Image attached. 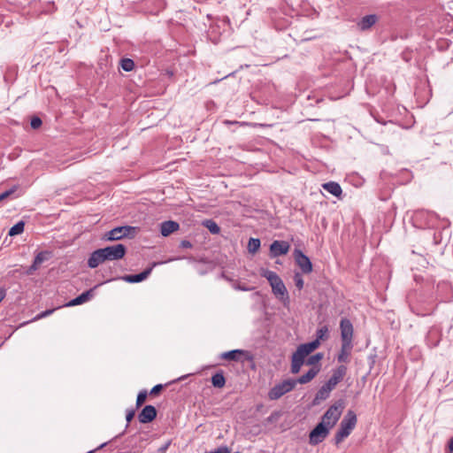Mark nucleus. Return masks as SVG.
Returning a JSON list of instances; mask_svg holds the SVG:
<instances>
[{"label":"nucleus","mask_w":453,"mask_h":453,"mask_svg":"<svg viewBox=\"0 0 453 453\" xmlns=\"http://www.w3.org/2000/svg\"><path fill=\"white\" fill-rule=\"evenodd\" d=\"M332 391L331 388H328L326 384H324L317 392L315 398H314V403H316L318 401H323L328 398L330 392Z\"/></svg>","instance_id":"obj_25"},{"label":"nucleus","mask_w":453,"mask_h":453,"mask_svg":"<svg viewBox=\"0 0 453 453\" xmlns=\"http://www.w3.org/2000/svg\"><path fill=\"white\" fill-rule=\"evenodd\" d=\"M343 409V401L338 400L326 410L322 416L320 422L324 423L328 427L333 428L341 418Z\"/></svg>","instance_id":"obj_3"},{"label":"nucleus","mask_w":453,"mask_h":453,"mask_svg":"<svg viewBox=\"0 0 453 453\" xmlns=\"http://www.w3.org/2000/svg\"><path fill=\"white\" fill-rule=\"evenodd\" d=\"M50 253L48 251H41L35 257V264L41 265L48 259Z\"/></svg>","instance_id":"obj_31"},{"label":"nucleus","mask_w":453,"mask_h":453,"mask_svg":"<svg viewBox=\"0 0 453 453\" xmlns=\"http://www.w3.org/2000/svg\"><path fill=\"white\" fill-rule=\"evenodd\" d=\"M261 242L258 238H250L248 242V250L250 253L255 254L260 248Z\"/></svg>","instance_id":"obj_28"},{"label":"nucleus","mask_w":453,"mask_h":453,"mask_svg":"<svg viewBox=\"0 0 453 453\" xmlns=\"http://www.w3.org/2000/svg\"><path fill=\"white\" fill-rule=\"evenodd\" d=\"M441 341V331L436 326H433L427 332L426 342L428 347L434 348L438 346Z\"/></svg>","instance_id":"obj_15"},{"label":"nucleus","mask_w":453,"mask_h":453,"mask_svg":"<svg viewBox=\"0 0 453 453\" xmlns=\"http://www.w3.org/2000/svg\"><path fill=\"white\" fill-rule=\"evenodd\" d=\"M346 372L347 367L345 365H342L338 366L335 370H334L332 376L325 384L328 388L333 390L335 386L343 380Z\"/></svg>","instance_id":"obj_12"},{"label":"nucleus","mask_w":453,"mask_h":453,"mask_svg":"<svg viewBox=\"0 0 453 453\" xmlns=\"http://www.w3.org/2000/svg\"><path fill=\"white\" fill-rule=\"evenodd\" d=\"M107 444V442H104L102 443L96 449H103L104 447H105Z\"/></svg>","instance_id":"obj_47"},{"label":"nucleus","mask_w":453,"mask_h":453,"mask_svg":"<svg viewBox=\"0 0 453 453\" xmlns=\"http://www.w3.org/2000/svg\"><path fill=\"white\" fill-rule=\"evenodd\" d=\"M290 249V244L286 241H273L270 245V256L277 257L286 255Z\"/></svg>","instance_id":"obj_11"},{"label":"nucleus","mask_w":453,"mask_h":453,"mask_svg":"<svg viewBox=\"0 0 453 453\" xmlns=\"http://www.w3.org/2000/svg\"><path fill=\"white\" fill-rule=\"evenodd\" d=\"M294 255L296 263L302 270V273H310L312 271V264L310 258L299 250H295Z\"/></svg>","instance_id":"obj_10"},{"label":"nucleus","mask_w":453,"mask_h":453,"mask_svg":"<svg viewBox=\"0 0 453 453\" xmlns=\"http://www.w3.org/2000/svg\"><path fill=\"white\" fill-rule=\"evenodd\" d=\"M148 393L146 390H142L138 393L136 398V407L139 408L146 401Z\"/></svg>","instance_id":"obj_32"},{"label":"nucleus","mask_w":453,"mask_h":453,"mask_svg":"<svg viewBox=\"0 0 453 453\" xmlns=\"http://www.w3.org/2000/svg\"><path fill=\"white\" fill-rule=\"evenodd\" d=\"M249 352L242 349H233L230 351L223 352L221 358L226 360L240 361L242 356H248Z\"/></svg>","instance_id":"obj_20"},{"label":"nucleus","mask_w":453,"mask_h":453,"mask_svg":"<svg viewBox=\"0 0 453 453\" xmlns=\"http://www.w3.org/2000/svg\"><path fill=\"white\" fill-rule=\"evenodd\" d=\"M180 227L178 222L173 220H166L161 223L160 225V233L163 236H168L171 234L177 231Z\"/></svg>","instance_id":"obj_19"},{"label":"nucleus","mask_w":453,"mask_h":453,"mask_svg":"<svg viewBox=\"0 0 453 453\" xmlns=\"http://www.w3.org/2000/svg\"><path fill=\"white\" fill-rule=\"evenodd\" d=\"M323 353H316L315 355H312L310 357H308L306 365L317 366L316 365L323 358Z\"/></svg>","instance_id":"obj_30"},{"label":"nucleus","mask_w":453,"mask_h":453,"mask_svg":"<svg viewBox=\"0 0 453 453\" xmlns=\"http://www.w3.org/2000/svg\"><path fill=\"white\" fill-rule=\"evenodd\" d=\"M294 281H295L296 287L299 290H301L303 288L304 282H303L302 274L300 273H295V274H294Z\"/></svg>","instance_id":"obj_33"},{"label":"nucleus","mask_w":453,"mask_h":453,"mask_svg":"<svg viewBox=\"0 0 453 453\" xmlns=\"http://www.w3.org/2000/svg\"><path fill=\"white\" fill-rule=\"evenodd\" d=\"M296 386V381L294 379H288L280 383L274 385L268 392V398L270 400H278L285 394L292 391Z\"/></svg>","instance_id":"obj_5"},{"label":"nucleus","mask_w":453,"mask_h":453,"mask_svg":"<svg viewBox=\"0 0 453 453\" xmlns=\"http://www.w3.org/2000/svg\"><path fill=\"white\" fill-rule=\"evenodd\" d=\"M327 338H328V327L326 326H323L316 331V339L315 340H313L310 342H307V343H303L302 345H311L312 347L308 349V350L310 352H312L316 349L319 348L321 341H325Z\"/></svg>","instance_id":"obj_13"},{"label":"nucleus","mask_w":453,"mask_h":453,"mask_svg":"<svg viewBox=\"0 0 453 453\" xmlns=\"http://www.w3.org/2000/svg\"><path fill=\"white\" fill-rule=\"evenodd\" d=\"M234 288L236 290H241V291H250L252 289L251 288L246 287L244 285H241L239 283L234 284Z\"/></svg>","instance_id":"obj_41"},{"label":"nucleus","mask_w":453,"mask_h":453,"mask_svg":"<svg viewBox=\"0 0 453 453\" xmlns=\"http://www.w3.org/2000/svg\"><path fill=\"white\" fill-rule=\"evenodd\" d=\"M14 191H15V188H11V189L6 190V191L3 192L2 194H0V202L3 201L4 199L7 198L8 196H10Z\"/></svg>","instance_id":"obj_40"},{"label":"nucleus","mask_w":453,"mask_h":453,"mask_svg":"<svg viewBox=\"0 0 453 453\" xmlns=\"http://www.w3.org/2000/svg\"><path fill=\"white\" fill-rule=\"evenodd\" d=\"M123 433L122 434H119L118 436H116V438L119 437V436H122Z\"/></svg>","instance_id":"obj_49"},{"label":"nucleus","mask_w":453,"mask_h":453,"mask_svg":"<svg viewBox=\"0 0 453 453\" xmlns=\"http://www.w3.org/2000/svg\"><path fill=\"white\" fill-rule=\"evenodd\" d=\"M322 187L326 191H327L328 193L332 194L336 197H340L342 193V189L340 184L334 181L324 183Z\"/></svg>","instance_id":"obj_22"},{"label":"nucleus","mask_w":453,"mask_h":453,"mask_svg":"<svg viewBox=\"0 0 453 453\" xmlns=\"http://www.w3.org/2000/svg\"><path fill=\"white\" fill-rule=\"evenodd\" d=\"M378 21V17L375 14H369L363 17L357 24L360 31H367Z\"/></svg>","instance_id":"obj_17"},{"label":"nucleus","mask_w":453,"mask_h":453,"mask_svg":"<svg viewBox=\"0 0 453 453\" xmlns=\"http://www.w3.org/2000/svg\"><path fill=\"white\" fill-rule=\"evenodd\" d=\"M353 349V343H349V346L344 348V342H342L341 351L337 357V360L340 363H347L349 361V356L351 349Z\"/></svg>","instance_id":"obj_23"},{"label":"nucleus","mask_w":453,"mask_h":453,"mask_svg":"<svg viewBox=\"0 0 453 453\" xmlns=\"http://www.w3.org/2000/svg\"><path fill=\"white\" fill-rule=\"evenodd\" d=\"M330 429L326 425L319 422L310 433V444L318 445L322 442L329 434Z\"/></svg>","instance_id":"obj_7"},{"label":"nucleus","mask_w":453,"mask_h":453,"mask_svg":"<svg viewBox=\"0 0 453 453\" xmlns=\"http://www.w3.org/2000/svg\"><path fill=\"white\" fill-rule=\"evenodd\" d=\"M260 275L264 278H265L271 288L273 294L280 301H288L289 296L287 290V288L282 281V280L280 278V276L273 271H270L268 269L261 268L260 269Z\"/></svg>","instance_id":"obj_2"},{"label":"nucleus","mask_w":453,"mask_h":453,"mask_svg":"<svg viewBox=\"0 0 453 453\" xmlns=\"http://www.w3.org/2000/svg\"><path fill=\"white\" fill-rule=\"evenodd\" d=\"M136 234V227L131 226H122L112 228L104 234V239L106 241H119L125 237L133 238Z\"/></svg>","instance_id":"obj_4"},{"label":"nucleus","mask_w":453,"mask_h":453,"mask_svg":"<svg viewBox=\"0 0 453 453\" xmlns=\"http://www.w3.org/2000/svg\"><path fill=\"white\" fill-rule=\"evenodd\" d=\"M312 347L311 345H299L296 350L293 353L291 358V372L296 374L300 372L302 365L304 364L305 357L311 354L308 350Z\"/></svg>","instance_id":"obj_6"},{"label":"nucleus","mask_w":453,"mask_h":453,"mask_svg":"<svg viewBox=\"0 0 453 453\" xmlns=\"http://www.w3.org/2000/svg\"><path fill=\"white\" fill-rule=\"evenodd\" d=\"M24 227L25 223L24 221L20 220L10 228L8 234L10 236L20 234L24 232Z\"/></svg>","instance_id":"obj_26"},{"label":"nucleus","mask_w":453,"mask_h":453,"mask_svg":"<svg viewBox=\"0 0 453 453\" xmlns=\"http://www.w3.org/2000/svg\"><path fill=\"white\" fill-rule=\"evenodd\" d=\"M357 421L356 413L353 411L349 410L341 421L339 429L349 435L351 431L355 428Z\"/></svg>","instance_id":"obj_9"},{"label":"nucleus","mask_w":453,"mask_h":453,"mask_svg":"<svg viewBox=\"0 0 453 453\" xmlns=\"http://www.w3.org/2000/svg\"><path fill=\"white\" fill-rule=\"evenodd\" d=\"M170 444H171V441H167L163 446H161L158 449V453H165L167 450V449L169 448Z\"/></svg>","instance_id":"obj_43"},{"label":"nucleus","mask_w":453,"mask_h":453,"mask_svg":"<svg viewBox=\"0 0 453 453\" xmlns=\"http://www.w3.org/2000/svg\"><path fill=\"white\" fill-rule=\"evenodd\" d=\"M39 265H40L39 264H35V261H34L32 265L29 268V272L37 270Z\"/></svg>","instance_id":"obj_44"},{"label":"nucleus","mask_w":453,"mask_h":453,"mask_svg":"<svg viewBox=\"0 0 453 453\" xmlns=\"http://www.w3.org/2000/svg\"><path fill=\"white\" fill-rule=\"evenodd\" d=\"M152 268H147L140 273L129 274L122 277V280L128 283H138L142 282L149 277L151 273Z\"/></svg>","instance_id":"obj_18"},{"label":"nucleus","mask_w":453,"mask_h":453,"mask_svg":"<svg viewBox=\"0 0 453 453\" xmlns=\"http://www.w3.org/2000/svg\"><path fill=\"white\" fill-rule=\"evenodd\" d=\"M348 436H349L348 434H346L345 433H343L342 431L338 429V431L336 432V434L334 435L335 444L341 443Z\"/></svg>","instance_id":"obj_34"},{"label":"nucleus","mask_w":453,"mask_h":453,"mask_svg":"<svg viewBox=\"0 0 453 453\" xmlns=\"http://www.w3.org/2000/svg\"><path fill=\"white\" fill-rule=\"evenodd\" d=\"M42 119L39 117H34L31 119L30 125L34 129H37L42 126Z\"/></svg>","instance_id":"obj_35"},{"label":"nucleus","mask_w":453,"mask_h":453,"mask_svg":"<svg viewBox=\"0 0 453 453\" xmlns=\"http://www.w3.org/2000/svg\"><path fill=\"white\" fill-rule=\"evenodd\" d=\"M211 384L214 388H221L226 384V379L223 371L217 372L211 377Z\"/></svg>","instance_id":"obj_24"},{"label":"nucleus","mask_w":453,"mask_h":453,"mask_svg":"<svg viewBox=\"0 0 453 453\" xmlns=\"http://www.w3.org/2000/svg\"><path fill=\"white\" fill-rule=\"evenodd\" d=\"M5 296V290L4 288H0V302L4 298Z\"/></svg>","instance_id":"obj_46"},{"label":"nucleus","mask_w":453,"mask_h":453,"mask_svg":"<svg viewBox=\"0 0 453 453\" xmlns=\"http://www.w3.org/2000/svg\"><path fill=\"white\" fill-rule=\"evenodd\" d=\"M341 339L344 342V348L352 343L354 328L351 321L347 318H342L340 321Z\"/></svg>","instance_id":"obj_8"},{"label":"nucleus","mask_w":453,"mask_h":453,"mask_svg":"<svg viewBox=\"0 0 453 453\" xmlns=\"http://www.w3.org/2000/svg\"><path fill=\"white\" fill-rule=\"evenodd\" d=\"M55 309H50V310H46L41 313H39L35 318V319H43V318H46L50 315H51L53 312H54Z\"/></svg>","instance_id":"obj_37"},{"label":"nucleus","mask_w":453,"mask_h":453,"mask_svg":"<svg viewBox=\"0 0 453 453\" xmlns=\"http://www.w3.org/2000/svg\"><path fill=\"white\" fill-rule=\"evenodd\" d=\"M162 389H163V385H162V384H157V385L154 386V387L151 388V390H150V394L151 395H157V394H158Z\"/></svg>","instance_id":"obj_39"},{"label":"nucleus","mask_w":453,"mask_h":453,"mask_svg":"<svg viewBox=\"0 0 453 453\" xmlns=\"http://www.w3.org/2000/svg\"><path fill=\"white\" fill-rule=\"evenodd\" d=\"M126 253L127 247L121 243L96 250L88 259V266L94 269L105 261L122 259Z\"/></svg>","instance_id":"obj_1"},{"label":"nucleus","mask_w":453,"mask_h":453,"mask_svg":"<svg viewBox=\"0 0 453 453\" xmlns=\"http://www.w3.org/2000/svg\"><path fill=\"white\" fill-rule=\"evenodd\" d=\"M157 417V410L153 405H146L138 415V419L142 424L153 421Z\"/></svg>","instance_id":"obj_14"},{"label":"nucleus","mask_w":453,"mask_h":453,"mask_svg":"<svg viewBox=\"0 0 453 453\" xmlns=\"http://www.w3.org/2000/svg\"><path fill=\"white\" fill-rule=\"evenodd\" d=\"M120 66L125 72H131L134 68V62L131 58H122Z\"/></svg>","instance_id":"obj_29"},{"label":"nucleus","mask_w":453,"mask_h":453,"mask_svg":"<svg viewBox=\"0 0 453 453\" xmlns=\"http://www.w3.org/2000/svg\"><path fill=\"white\" fill-rule=\"evenodd\" d=\"M448 447H449V450L452 453L453 452V437L449 439Z\"/></svg>","instance_id":"obj_45"},{"label":"nucleus","mask_w":453,"mask_h":453,"mask_svg":"<svg viewBox=\"0 0 453 453\" xmlns=\"http://www.w3.org/2000/svg\"><path fill=\"white\" fill-rule=\"evenodd\" d=\"M96 449L89 450V451H88V452H87V453H95V451H96Z\"/></svg>","instance_id":"obj_48"},{"label":"nucleus","mask_w":453,"mask_h":453,"mask_svg":"<svg viewBox=\"0 0 453 453\" xmlns=\"http://www.w3.org/2000/svg\"><path fill=\"white\" fill-rule=\"evenodd\" d=\"M319 372V366H313L305 374L300 376L297 380H295L297 383L306 384L315 378Z\"/></svg>","instance_id":"obj_21"},{"label":"nucleus","mask_w":453,"mask_h":453,"mask_svg":"<svg viewBox=\"0 0 453 453\" xmlns=\"http://www.w3.org/2000/svg\"><path fill=\"white\" fill-rule=\"evenodd\" d=\"M96 288V286L93 288H90L83 293H81L80 296H78L77 297L72 299L71 301H69L67 303H66V306L70 307V306H76V305H80V304H82L86 302H88V300H90L93 296H94V289Z\"/></svg>","instance_id":"obj_16"},{"label":"nucleus","mask_w":453,"mask_h":453,"mask_svg":"<svg viewBox=\"0 0 453 453\" xmlns=\"http://www.w3.org/2000/svg\"><path fill=\"white\" fill-rule=\"evenodd\" d=\"M205 453H231V450L226 446H220L216 449L206 451Z\"/></svg>","instance_id":"obj_36"},{"label":"nucleus","mask_w":453,"mask_h":453,"mask_svg":"<svg viewBox=\"0 0 453 453\" xmlns=\"http://www.w3.org/2000/svg\"><path fill=\"white\" fill-rule=\"evenodd\" d=\"M180 246L183 249H190L192 248V243L188 240H183L180 242Z\"/></svg>","instance_id":"obj_42"},{"label":"nucleus","mask_w":453,"mask_h":453,"mask_svg":"<svg viewBox=\"0 0 453 453\" xmlns=\"http://www.w3.org/2000/svg\"><path fill=\"white\" fill-rule=\"evenodd\" d=\"M203 226L213 234H218L220 232V227L212 219H207L203 222Z\"/></svg>","instance_id":"obj_27"},{"label":"nucleus","mask_w":453,"mask_h":453,"mask_svg":"<svg viewBox=\"0 0 453 453\" xmlns=\"http://www.w3.org/2000/svg\"><path fill=\"white\" fill-rule=\"evenodd\" d=\"M134 415H135V411L134 410H128L127 411L126 419H127V424L126 427L128 426V424L134 418Z\"/></svg>","instance_id":"obj_38"}]
</instances>
